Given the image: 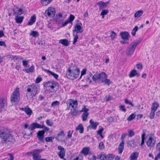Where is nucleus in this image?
<instances>
[{"instance_id":"09e8293b","label":"nucleus","mask_w":160,"mask_h":160,"mask_svg":"<svg viewBox=\"0 0 160 160\" xmlns=\"http://www.w3.org/2000/svg\"><path fill=\"white\" fill-rule=\"evenodd\" d=\"M60 102L57 101H56L52 102L51 103V106L55 108L56 106H59L60 104Z\"/></svg>"},{"instance_id":"5fc2aeb1","label":"nucleus","mask_w":160,"mask_h":160,"mask_svg":"<svg viewBox=\"0 0 160 160\" xmlns=\"http://www.w3.org/2000/svg\"><path fill=\"white\" fill-rule=\"evenodd\" d=\"M54 21L57 24H60L63 21V19L60 20L58 17H55L54 19Z\"/></svg>"},{"instance_id":"bf43d9fd","label":"nucleus","mask_w":160,"mask_h":160,"mask_svg":"<svg viewBox=\"0 0 160 160\" xmlns=\"http://www.w3.org/2000/svg\"><path fill=\"white\" fill-rule=\"evenodd\" d=\"M120 110L124 112H125L126 111V109L125 108V106L124 105H121L119 106Z\"/></svg>"},{"instance_id":"7ed1b4c3","label":"nucleus","mask_w":160,"mask_h":160,"mask_svg":"<svg viewBox=\"0 0 160 160\" xmlns=\"http://www.w3.org/2000/svg\"><path fill=\"white\" fill-rule=\"evenodd\" d=\"M43 87L47 90L50 92H54L58 91L59 88V84L53 80L44 82Z\"/></svg>"},{"instance_id":"72a5a7b5","label":"nucleus","mask_w":160,"mask_h":160,"mask_svg":"<svg viewBox=\"0 0 160 160\" xmlns=\"http://www.w3.org/2000/svg\"><path fill=\"white\" fill-rule=\"evenodd\" d=\"M135 143L133 140L128 141L127 142L128 147H132L133 146L134 147V146L135 145Z\"/></svg>"},{"instance_id":"f8f14e48","label":"nucleus","mask_w":160,"mask_h":160,"mask_svg":"<svg viewBox=\"0 0 160 160\" xmlns=\"http://www.w3.org/2000/svg\"><path fill=\"white\" fill-rule=\"evenodd\" d=\"M45 133H43L41 130H39L37 132V136L38 140L42 143H44L45 142L44 140Z\"/></svg>"},{"instance_id":"ddd939ff","label":"nucleus","mask_w":160,"mask_h":160,"mask_svg":"<svg viewBox=\"0 0 160 160\" xmlns=\"http://www.w3.org/2000/svg\"><path fill=\"white\" fill-rule=\"evenodd\" d=\"M7 99L5 97L0 98V108H4L7 106Z\"/></svg>"},{"instance_id":"1a4fd4ad","label":"nucleus","mask_w":160,"mask_h":160,"mask_svg":"<svg viewBox=\"0 0 160 160\" xmlns=\"http://www.w3.org/2000/svg\"><path fill=\"white\" fill-rule=\"evenodd\" d=\"M90 125L87 127V129H96L97 126L99 125V123L98 122H94L92 119H91L89 121Z\"/></svg>"},{"instance_id":"e433bc0d","label":"nucleus","mask_w":160,"mask_h":160,"mask_svg":"<svg viewBox=\"0 0 160 160\" xmlns=\"http://www.w3.org/2000/svg\"><path fill=\"white\" fill-rule=\"evenodd\" d=\"M143 11L142 10H139L137 12L134 14V17L135 18H139L142 14Z\"/></svg>"},{"instance_id":"f257e3e1","label":"nucleus","mask_w":160,"mask_h":160,"mask_svg":"<svg viewBox=\"0 0 160 160\" xmlns=\"http://www.w3.org/2000/svg\"><path fill=\"white\" fill-rule=\"evenodd\" d=\"M0 137L1 141L13 143L15 142L13 135L11 133L10 130L7 128H2L0 129Z\"/></svg>"},{"instance_id":"c9c22d12","label":"nucleus","mask_w":160,"mask_h":160,"mask_svg":"<svg viewBox=\"0 0 160 160\" xmlns=\"http://www.w3.org/2000/svg\"><path fill=\"white\" fill-rule=\"evenodd\" d=\"M78 111H77L75 108H74L73 109H71L70 113L72 116H76L78 113Z\"/></svg>"},{"instance_id":"b1692460","label":"nucleus","mask_w":160,"mask_h":160,"mask_svg":"<svg viewBox=\"0 0 160 160\" xmlns=\"http://www.w3.org/2000/svg\"><path fill=\"white\" fill-rule=\"evenodd\" d=\"M59 43L62 44L65 46H67L69 45L68 41L67 39H60L59 41Z\"/></svg>"},{"instance_id":"a211bd4d","label":"nucleus","mask_w":160,"mask_h":160,"mask_svg":"<svg viewBox=\"0 0 160 160\" xmlns=\"http://www.w3.org/2000/svg\"><path fill=\"white\" fill-rule=\"evenodd\" d=\"M140 75V73L137 72V71L135 69H133L130 72L129 75V77L130 78H132L135 76H136L137 77H138Z\"/></svg>"},{"instance_id":"a19ab883","label":"nucleus","mask_w":160,"mask_h":160,"mask_svg":"<svg viewBox=\"0 0 160 160\" xmlns=\"http://www.w3.org/2000/svg\"><path fill=\"white\" fill-rule=\"evenodd\" d=\"M70 101H71L72 104V108H74V105L76 107L78 105V101L77 100H74L73 99H70Z\"/></svg>"},{"instance_id":"ea45409f","label":"nucleus","mask_w":160,"mask_h":160,"mask_svg":"<svg viewBox=\"0 0 160 160\" xmlns=\"http://www.w3.org/2000/svg\"><path fill=\"white\" fill-rule=\"evenodd\" d=\"M48 10L51 13L52 16H54L55 14V9L54 8H52V7H49L48 8Z\"/></svg>"},{"instance_id":"864d4df0","label":"nucleus","mask_w":160,"mask_h":160,"mask_svg":"<svg viewBox=\"0 0 160 160\" xmlns=\"http://www.w3.org/2000/svg\"><path fill=\"white\" fill-rule=\"evenodd\" d=\"M124 102L125 104L130 105L132 107H134V106L133 103L127 98L124 99Z\"/></svg>"},{"instance_id":"5701e85b","label":"nucleus","mask_w":160,"mask_h":160,"mask_svg":"<svg viewBox=\"0 0 160 160\" xmlns=\"http://www.w3.org/2000/svg\"><path fill=\"white\" fill-rule=\"evenodd\" d=\"M92 74L90 72H88V74L87 75L85 78V80L87 82H88L89 83L92 82L91 78L92 77Z\"/></svg>"},{"instance_id":"9d476101","label":"nucleus","mask_w":160,"mask_h":160,"mask_svg":"<svg viewBox=\"0 0 160 160\" xmlns=\"http://www.w3.org/2000/svg\"><path fill=\"white\" fill-rule=\"evenodd\" d=\"M146 142L148 147L152 148L155 145L156 140L152 137H150L146 141Z\"/></svg>"},{"instance_id":"58836bf2","label":"nucleus","mask_w":160,"mask_h":160,"mask_svg":"<svg viewBox=\"0 0 160 160\" xmlns=\"http://www.w3.org/2000/svg\"><path fill=\"white\" fill-rule=\"evenodd\" d=\"M98 158L102 160H106V155L105 154H102L100 153L98 155Z\"/></svg>"},{"instance_id":"cd10ccee","label":"nucleus","mask_w":160,"mask_h":160,"mask_svg":"<svg viewBox=\"0 0 160 160\" xmlns=\"http://www.w3.org/2000/svg\"><path fill=\"white\" fill-rule=\"evenodd\" d=\"M53 0H41V2L43 6H46L51 3Z\"/></svg>"},{"instance_id":"69168bd1","label":"nucleus","mask_w":160,"mask_h":160,"mask_svg":"<svg viewBox=\"0 0 160 160\" xmlns=\"http://www.w3.org/2000/svg\"><path fill=\"white\" fill-rule=\"evenodd\" d=\"M46 123L47 125L50 126H52L53 125V122H51L50 120H47L46 121Z\"/></svg>"},{"instance_id":"4c0bfd02","label":"nucleus","mask_w":160,"mask_h":160,"mask_svg":"<svg viewBox=\"0 0 160 160\" xmlns=\"http://www.w3.org/2000/svg\"><path fill=\"white\" fill-rule=\"evenodd\" d=\"M114 157V155L109 153L106 155V160H112L113 159Z\"/></svg>"},{"instance_id":"6ab92c4d","label":"nucleus","mask_w":160,"mask_h":160,"mask_svg":"<svg viewBox=\"0 0 160 160\" xmlns=\"http://www.w3.org/2000/svg\"><path fill=\"white\" fill-rule=\"evenodd\" d=\"M96 5L99 7V10H102L107 7L105 2L102 1H99L97 3Z\"/></svg>"},{"instance_id":"0e129e2a","label":"nucleus","mask_w":160,"mask_h":160,"mask_svg":"<svg viewBox=\"0 0 160 160\" xmlns=\"http://www.w3.org/2000/svg\"><path fill=\"white\" fill-rule=\"evenodd\" d=\"M98 147L99 149H102L104 148V145L103 142H100L99 144Z\"/></svg>"},{"instance_id":"f3484780","label":"nucleus","mask_w":160,"mask_h":160,"mask_svg":"<svg viewBox=\"0 0 160 160\" xmlns=\"http://www.w3.org/2000/svg\"><path fill=\"white\" fill-rule=\"evenodd\" d=\"M121 38L124 40H128L129 34L127 32H122L120 33Z\"/></svg>"},{"instance_id":"49530a36","label":"nucleus","mask_w":160,"mask_h":160,"mask_svg":"<svg viewBox=\"0 0 160 160\" xmlns=\"http://www.w3.org/2000/svg\"><path fill=\"white\" fill-rule=\"evenodd\" d=\"M27 107L28 108V109L27 110L25 113L28 116L30 117L32 113V112L31 109L29 108L28 106H27Z\"/></svg>"},{"instance_id":"a878e982","label":"nucleus","mask_w":160,"mask_h":160,"mask_svg":"<svg viewBox=\"0 0 160 160\" xmlns=\"http://www.w3.org/2000/svg\"><path fill=\"white\" fill-rule=\"evenodd\" d=\"M24 17L23 16H15V20L16 22L18 23H21L22 22L23 19Z\"/></svg>"},{"instance_id":"dca6fc26","label":"nucleus","mask_w":160,"mask_h":160,"mask_svg":"<svg viewBox=\"0 0 160 160\" xmlns=\"http://www.w3.org/2000/svg\"><path fill=\"white\" fill-rule=\"evenodd\" d=\"M17 9H18L16 10V8H13L12 10L13 12V15H16V16L20 15L24 13V11L21 8H18L17 7Z\"/></svg>"},{"instance_id":"20e7f679","label":"nucleus","mask_w":160,"mask_h":160,"mask_svg":"<svg viewBox=\"0 0 160 160\" xmlns=\"http://www.w3.org/2000/svg\"><path fill=\"white\" fill-rule=\"evenodd\" d=\"M26 89L27 92V93H30L32 98L35 97L39 92V87L34 84L27 86Z\"/></svg>"},{"instance_id":"680f3d73","label":"nucleus","mask_w":160,"mask_h":160,"mask_svg":"<svg viewBox=\"0 0 160 160\" xmlns=\"http://www.w3.org/2000/svg\"><path fill=\"white\" fill-rule=\"evenodd\" d=\"M134 135V132L132 130H129L128 131V136L130 137H132Z\"/></svg>"},{"instance_id":"13d9d810","label":"nucleus","mask_w":160,"mask_h":160,"mask_svg":"<svg viewBox=\"0 0 160 160\" xmlns=\"http://www.w3.org/2000/svg\"><path fill=\"white\" fill-rule=\"evenodd\" d=\"M87 69L86 68H83L81 72V76L79 78L80 79L83 75H85L86 73Z\"/></svg>"},{"instance_id":"4d7b16f0","label":"nucleus","mask_w":160,"mask_h":160,"mask_svg":"<svg viewBox=\"0 0 160 160\" xmlns=\"http://www.w3.org/2000/svg\"><path fill=\"white\" fill-rule=\"evenodd\" d=\"M73 38V44H74L77 41V40L78 38V34L76 33L75 35H74Z\"/></svg>"},{"instance_id":"de8ad7c7","label":"nucleus","mask_w":160,"mask_h":160,"mask_svg":"<svg viewBox=\"0 0 160 160\" xmlns=\"http://www.w3.org/2000/svg\"><path fill=\"white\" fill-rule=\"evenodd\" d=\"M42 151V149H37L33 150V154L35 155H39V153Z\"/></svg>"},{"instance_id":"052dcab7","label":"nucleus","mask_w":160,"mask_h":160,"mask_svg":"<svg viewBox=\"0 0 160 160\" xmlns=\"http://www.w3.org/2000/svg\"><path fill=\"white\" fill-rule=\"evenodd\" d=\"M69 23H70V22L68 20H67L66 21H65L64 22H63L62 21L61 22V27H63Z\"/></svg>"},{"instance_id":"37998d69","label":"nucleus","mask_w":160,"mask_h":160,"mask_svg":"<svg viewBox=\"0 0 160 160\" xmlns=\"http://www.w3.org/2000/svg\"><path fill=\"white\" fill-rule=\"evenodd\" d=\"M75 18V17L73 15L71 14L67 20L70 22V23L72 24V22L74 20Z\"/></svg>"},{"instance_id":"e2e57ef3","label":"nucleus","mask_w":160,"mask_h":160,"mask_svg":"<svg viewBox=\"0 0 160 160\" xmlns=\"http://www.w3.org/2000/svg\"><path fill=\"white\" fill-rule=\"evenodd\" d=\"M39 155H35L33 154V159L34 160H39L41 159V157H39Z\"/></svg>"},{"instance_id":"79ce46f5","label":"nucleus","mask_w":160,"mask_h":160,"mask_svg":"<svg viewBox=\"0 0 160 160\" xmlns=\"http://www.w3.org/2000/svg\"><path fill=\"white\" fill-rule=\"evenodd\" d=\"M108 12L109 11L108 9L102 10L100 14V15L102 16V18H103L104 16L106 15Z\"/></svg>"},{"instance_id":"393cba45","label":"nucleus","mask_w":160,"mask_h":160,"mask_svg":"<svg viewBox=\"0 0 160 160\" xmlns=\"http://www.w3.org/2000/svg\"><path fill=\"white\" fill-rule=\"evenodd\" d=\"M79 130V132L81 133H83L84 132V128L83 125L82 124H79L78 127L76 128V130Z\"/></svg>"},{"instance_id":"aec40b11","label":"nucleus","mask_w":160,"mask_h":160,"mask_svg":"<svg viewBox=\"0 0 160 160\" xmlns=\"http://www.w3.org/2000/svg\"><path fill=\"white\" fill-rule=\"evenodd\" d=\"M138 155V152H133L130 156V160H137Z\"/></svg>"},{"instance_id":"423d86ee","label":"nucleus","mask_w":160,"mask_h":160,"mask_svg":"<svg viewBox=\"0 0 160 160\" xmlns=\"http://www.w3.org/2000/svg\"><path fill=\"white\" fill-rule=\"evenodd\" d=\"M77 21V23L74 26V29L72 30L73 32V35H74V32H76L77 34L79 33H81L83 32L82 29V24L81 22V21L79 20H78Z\"/></svg>"},{"instance_id":"603ef678","label":"nucleus","mask_w":160,"mask_h":160,"mask_svg":"<svg viewBox=\"0 0 160 160\" xmlns=\"http://www.w3.org/2000/svg\"><path fill=\"white\" fill-rule=\"evenodd\" d=\"M58 155L61 158H63L65 156V151H60Z\"/></svg>"},{"instance_id":"bb28decb","label":"nucleus","mask_w":160,"mask_h":160,"mask_svg":"<svg viewBox=\"0 0 160 160\" xmlns=\"http://www.w3.org/2000/svg\"><path fill=\"white\" fill-rule=\"evenodd\" d=\"M23 71H25L26 72L28 73L29 72H33L34 71V68L33 66H31L29 68L25 69H23Z\"/></svg>"},{"instance_id":"8fccbe9b","label":"nucleus","mask_w":160,"mask_h":160,"mask_svg":"<svg viewBox=\"0 0 160 160\" xmlns=\"http://www.w3.org/2000/svg\"><path fill=\"white\" fill-rule=\"evenodd\" d=\"M142 41V39H140L139 40L133 42L131 44H132L136 48V46L140 44Z\"/></svg>"},{"instance_id":"4468645a","label":"nucleus","mask_w":160,"mask_h":160,"mask_svg":"<svg viewBox=\"0 0 160 160\" xmlns=\"http://www.w3.org/2000/svg\"><path fill=\"white\" fill-rule=\"evenodd\" d=\"M41 125L37 122H33L30 125V126L28 128V129L31 131L36 128H40Z\"/></svg>"},{"instance_id":"412c9836","label":"nucleus","mask_w":160,"mask_h":160,"mask_svg":"<svg viewBox=\"0 0 160 160\" xmlns=\"http://www.w3.org/2000/svg\"><path fill=\"white\" fill-rule=\"evenodd\" d=\"M125 141L124 140H122V142L120 143L118 146V152L119 153H121L124 149V144Z\"/></svg>"},{"instance_id":"c85d7f7f","label":"nucleus","mask_w":160,"mask_h":160,"mask_svg":"<svg viewBox=\"0 0 160 160\" xmlns=\"http://www.w3.org/2000/svg\"><path fill=\"white\" fill-rule=\"evenodd\" d=\"M159 106V104L156 101H155L152 103V106L151 108V110L156 111Z\"/></svg>"},{"instance_id":"f704fd0d","label":"nucleus","mask_w":160,"mask_h":160,"mask_svg":"<svg viewBox=\"0 0 160 160\" xmlns=\"http://www.w3.org/2000/svg\"><path fill=\"white\" fill-rule=\"evenodd\" d=\"M30 35L32 36L33 37H36L39 36V33L37 31H32L30 33Z\"/></svg>"},{"instance_id":"f03ea898","label":"nucleus","mask_w":160,"mask_h":160,"mask_svg":"<svg viewBox=\"0 0 160 160\" xmlns=\"http://www.w3.org/2000/svg\"><path fill=\"white\" fill-rule=\"evenodd\" d=\"M80 72L79 68L77 66L74 65L68 68L66 75L68 78L73 80L78 77Z\"/></svg>"},{"instance_id":"c03bdc74","label":"nucleus","mask_w":160,"mask_h":160,"mask_svg":"<svg viewBox=\"0 0 160 160\" xmlns=\"http://www.w3.org/2000/svg\"><path fill=\"white\" fill-rule=\"evenodd\" d=\"M138 27L137 26H136L132 30L131 32V34L132 36H135L136 35V32L138 30Z\"/></svg>"},{"instance_id":"338daca9","label":"nucleus","mask_w":160,"mask_h":160,"mask_svg":"<svg viewBox=\"0 0 160 160\" xmlns=\"http://www.w3.org/2000/svg\"><path fill=\"white\" fill-rule=\"evenodd\" d=\"M73 132V130H72V132L70 130H69L68 132L67 138H70L72 136V134Z\"/></svg>"},{"instance_id":"2f4dec72","label":"nucleus","mask_w":160,"mask_h":160,"mask_svg":"<svg viewBox=\"0 0 160 160\" xmlns=\"http://www.w3.org/2000/svg\"><path fill=\"white\" fill-rule=\"evenodd\" d=\"M90 149L89 147H86L83 148L81 151V152L84 155H86L88 154Z\"/></svg>"},{"instance_id":"6e6d98bb","label":"nucleus","mask_w":160,"mask_h":160,"mask_svg":"<svg viewBox=\"0 0 160 160\" xmlns=\"http://www.w3.org/2000/svg\"><path fill=\"white\" fill-rule=\"evenodd\" d=\"M155 111H154L153 110H151V111L149 114V117L150 119H152L154 118L155 116Z\"/></svg>"},{"instance_id":"c756f323","label":"nucleus","mask_w":160,"mask_h":160,"mask_svg":"<svg viewBox=\"0 0 160 160\" xmlns=\"http://www.w3.org/2000/svg\"><path fill=\"white\" fill-rule=\"evenodd\" d=\"M11 56L12 58V59L13 60L14 62H15L16 61L19 62L22 58L20 56L11 55Z\"/></svg>"},{"instance_id":"39448f33","label":"nucleus","mask_w":160,"mask_h":160,"mask_svg":"<svg viewBox=\"0 0 160 160\" xmlns=\"http://www.w3.org/2000/svg\"><path fill=\"white\" fill-rule=\"evenodd\" d=\"M107 75L104 72H102L97 75L95 74L92 76V78L93 81L95 82H97L99 84H101L102 81L105 78H107Z\"/></svg>"},{"instance_id":"4be33fe9","label":"nucleus","mask_w":160,"mask_h":160,"mask_svg":"<svg viewBox=\"0 0 160 160\" xmlns=\"http://www.w3.org/2000/svg\"><path fill=\"white\" fill-rule=\"evenodd\" d=\"M36 16L35 15H32L28 23V25H32L33 23H34L36 21Z\"/></svg>"},{"instance_id":"473e14b6","label":"nucleus","mask_w":160,"mask_h":160,"mask_svg":"<svg viewBox=\"0 0 160 160\" xmlns=\"http://www.w3.org/2000/svg\"><path fill=\"white\" fill-rule=\"evenodd\" d=\"M104 83L105 84L108 85V86L110 85V84L112 83V82L109 79H107V78H105L102 81L101 83Z\"/></svg>"},{"instance_id":"a18cd8bd","label":"nucleus","mask_w":160,"mask_h":160,"mask_svg":"<svg viewBox=\"0 0 160 160\" xmlns=\"http://www.w3.org/2000/svg\"><path fill=\"white\" fill-rule=\"evenodd\" d=\"M136 117L135 114L133 113L131 114L128 118L127 120L129 121H130L134 119Z\"/></svg>"},{"instance_id":"0eeeda50","label":"nucleus","mask_w":160,"mask_h":160,"mask_svg":"<svg viewBox=\"0 0 160 160\" xmlns=\"http://www.w3.org/2000/svg\"><path fill=\"white\" fill-rule=\"evenodd\" d=\"M19 88H17L14 90L12 95L11 96V101L14 102L19 100L20 93L19 92Z\"/></svg>"},{"instance_id":"2eb2a0df","label":"nucleus","mask_w":160,"mask_h":160,"mask_svg":"<svg viewBox=\"0 0 160 160\" xmlns=\"http://www.w3.org/2000/svg\"><path fill=\"white\" fill-rule=\"evenodd\" d=\"M42 70L46 72L49 76H53L56 79H57L58 77V75L57 74L52 72L49 70L46 69L42 68Z\"/></svg>"},{"instance_id":"774afa93","label":"nucleus","mask_w":160,"mask_h":160,"mask_svg":"<svg viewBox=\"0 0 160 160\" xmlns=\"http://www.w3.org/2000/svg\"><path fill=\"white\" fill-rule=\"evenodd\" d=\"M136 66L137 69L140 70H142L143 68V66L142 64L141 63L137 64Z\"/></svg>"},{"instance_id":"9b49d317","label":"nucleus","mask_w":160,"mask_h":160,"mask_svg":"<svg viewBox=\"0 0 160 160\" xmlns=\"http://www.w3.org/2000/svg\"><path fill=\"white\" fill-rule=\"evenodd\" d=\"M135 48H136L132 44H130L127 48L126 55L128 56L132 55Z\"/></svg>"},{"instance_id":"7c9ffc66","label":"nucleus","mask_w":160,"mask_h":160,"mask_svg":"<svg viewBox=\"0 0 160 160\" xmlns=\"http://www.w3.org/2000/svg\"><path fill=\"white\" fill-rule=\"evenodd\" d=\"M40 128H43V129L42 130H41L42 131L43 133H45L46 132H48L49 129V128L46 126H45L44 125H41Z\"/></svg>"},{"instance_id":"3c124183","label":"nucleus","mask_w":160,"mask_h":160,"mask_svg":"<svg viewBox=\"0 0 160 160\" xmlns=\"http://www.w3.org/2000/svg\"><path fill=\"white\" fill-rule=\"evenodd\" d=\"M110 37L112 40H113L115 38L117 35L116 33L114 32L113 31H110Z\"/></svg>"},{"instance_id":"6e6552de","label":"nucleus","mask_w":160,"mask_h":160,"mask_svg":"<svg viewBox=\"0 0 160 160\" xmlns=\"http://www.w3.org/2000/svg\"><path fill=\"white\" fill-rule=\"evenodd\" d=\"M83 108H82V110L80 111V112H83L82 115V118L83 121H85L89 115V112L88 111H89V109L88 108H86V106L83 105Z\"/></svg>"}]
</instances>
